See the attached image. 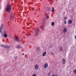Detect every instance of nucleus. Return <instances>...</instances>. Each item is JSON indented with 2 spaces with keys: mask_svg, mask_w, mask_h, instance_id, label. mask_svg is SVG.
I'll return each mask as SVG.
<instances>
[{
  "mask_svg": "<svg viewBox=\"0 0 76 76\" xmlns=\"http://www.w3.org/2000/svg\"><path fill=\"white\" fill-rule=\"evenodd\" d=\"M12 7V6L10 5H7L6 8V10L7 12H10L11 11V8Z\"/></svg>",
  "mask_w": 76,
  "mask_h": 76,
  "instance_id": "f257e3e1",
  "label": "nucleus"
},
{
  "mask_svg": "<svg viewBox=\"0 0 76 76\" xmlns=\"http://www.w3.org/2000/svg\"><path fill=\"white\" fill-rule=\"evenodd\" d=\"M39 28H36V29L35 31V37H38L39 35Z\"/></svg>",
  "mask_w": 76,
  "mask_h": 76,
  "instance_id": "f03ea898",
  "label": "nucleus"
},
{
  "mask_svg": "<svg viewBox=\"0 0 76 76\" xmlns=\"http://www.w3.org/2000/svg\"><path fill=\"white\" fill-rule=\"evenodd\" d=\"M2 35H4L5 38H7V32L5 30H4L2 32Z\"/></svg>",
  "mask_w": 76,
  "mask_h": 76,
  "instance_id": "7ed1b4c3",
  "label": "nucleus"
},
{
  "mask_svg": "<svg viewBox=\"0 0 76 76\" xmlns=\"http://www.w3.org/2000/svg\"><path fill=\"white\" fill-rule=\"evenodd\" d=\"M14 39L15 41H17V42H20V40H19V39H20V38H19V37L15 36Z\"/></svg>",
  "mask_w": 76,
  "mask_h": 76,
  "instance_id": "20e7f679",
  "label": "nucleus"
},
{
  "mask_svg": "<svg viewBox=\"0 0 76 76\" xmlns=\"http://www.w3.org/2000/svg\"><path fill=\"white\" fill-rule=\"evenodd\" d=\"M48 67V66L47 64H45L44 65V67L45 69H47Z\"/></svg>",
  "mask_w": 76,
  "mask_h": 76,
  "instance_id": "39448f33",
  "label": "nucleus"
},
{
  "mask_svg": "<svg viewBox=\"0 0 76 76\" xmlns=\"http://www.w3.org/2000/svg\"><path fill=\"white\" fill-rule=\"evenodd\" d=\"M39 67H38V65H35V69L36 70H38V69Z\"/></svg>",
  "mask_w": 76,
  "mask_h": 76,
  "instance_id": "423d86ee",
  "label": "nucleus"
},
{
  "mask_svg": "<svg viewBox=\"0 0 76 76\" xmlns=\"http://www.w3.org/2000/svg\"><path fill=\"white\" fill-rule=\"evenodd\" d=\"M73 22V21H72L71 20H69L68 21V23L69 24H72V22Z\"/></svg>",
  "mask_w": 76,
  "mask_h": 76,
  "instance_id": "0eeeda50",
  "label": "nucleus"
},
{
  "mask_svg": "<svg viewBox=\"0 0 76 76\" xmlns=\"http://www.w3.org/2000/svg\"><path fill=\"white\" fill-rule=\"evenodd\" d=\"M62 63V64H65V63H66V60L64 59H63Z\"/></svg>",
  "mask_w": 76,
  "mask_h": 76,
  "instance_id": "6e6552de",
  "label": "nucleus"
},
{
  "mask_svg": "<svg viewBox=\"0 0 76 76\" xmlns=\"http://www.w3.org/2000/svg\"><path fill=\"white\" fill-rule=\"evenodd\" d=\"M3 24H1V26L0 27V29H3Z\"/></svg>",
  "mask_w": 76,
  "mask_h": 76,
  "instance_id": "1a4fd4ad",
  "label": "nucleus"
},
{
  "mask_svg": "<svg viewBox=\"0 0 76 76\" xmlns=\"http://www.w3.org/2000/svg\"><path fill=\"white\" fill-rule=\"evenodd\" d=\"M16 48H22V47L19 46V45H17L16 47Z\"/></svg>",
  "mask_w": 76,
  "mask_h": 76,
  "instance_id": "9d476101",
  "label": "nucleus"
},
{
  "mask_svg": "<svg viewBox=\"0 0 76 76\" xmlns=\"http://www.w3.org/2000/svg\"><path fill=\"white\" fill-rule=\"evenodd\" d=\"M64 33H66V32H67V28H64Z\"/></svg>",
  "mask_w": 76,
  "mask_h": 76,
  "instance_id": "9b49d317",
  "label": "nucleus"
},
{
  "mask_svg": "<svg viewBox=\"0 0 76 76\" xmlns=\"http://www.w3.org/2000/svg\"><path fill=\"white\" fill-rule=\"evenodd\" d=\"M50 10H51V9H50V8L47 7L46 8V11H50Z\"/></svg>",
  "mask_w": 76,
  "mask_h": 76,
  "instance_id": "f8f14e48",
  "label": "nucleus"
},
{
  "mask_svg": "<svg viewBox=\"0 0 76 76\" xmlns=\"http://www.w3.org/2000/svg\"><path fill=\"white\" fill-rule=\"evenodd\" d=\"M10 48V46H5V48H7V49H8V48Z\"/></svg>",
  "mask_w": 76,
  "mask_h": 76,
  "instance_id": "ddd939ff",
  "label": "nucleus"
},
{
  "mask_svg": "<svg viewBox=\"0 0 76 76\" xmlns=\"http://www.w3.org/2000/svg\"><path fill=\"white\" fill-rule=\"evenodd\" d=\"M49 18V17L48 15H47V16H45V19L46 20L48 19Z\"/></svg>",
  "mask_w": 76,
  "mask_h": 76,
  "instance_id": "4468645a",
  "label": "nucleus"
},
{
  "mask_svg": "<svg viewBox=\"0 0 76 76\" xmlns=\"http://www.w3.org/2000/svg\"><path fill=\"white\" fill-rule=\"evenodd\" d=\"M10 17H14V14H13V13H11Z\"/></svg>",
  "mask_w": 76,
  "mask_h": 76,
  "instance_id": "2eb2a0df",
  "label": "nucleus"
},
{
  "mask_svg": "<svg viewBox=\"0 0 76 76\" xmlns=\"http://www.w3.org/2000/svg\"><path fill=\"white\" fill-rule=\"evenodd\" d=\"M55 24L54 22H52L51 23V25H52V26H54Z\"/></svg>",
  "mask_w": 76,
  "mask_h": 76,
  "instance_id": "dca6fc26",
  "label": "nucleus"
},
{
  "mask_svg": "<svg viewBox=\"0 0 76 76\" xmlns=\"http://www.w3.org/2000/svg\"><path fill=\"white\" fill-rule=\"evenodd\" d=\"M46 53H47L46 52H44L43 54V56H45L46 54Z\"/></svg>",
  "mask_w": 76,
  "mask_h": 76,
  "instance_id": "f3484780",
  "label": "nucleus"
},
{
  "mask_svg": "<svg viewBox=\"0 0 76 76\" xmlns=\"http://www.w3.org/2000/svg\"><path fill=\"white\" fill-rule=\"evenodd\" d=\"M42 27L41 28V29L42 31H43L44 30V25H42Z\"/></svg>",
  "mask_w": 76,
  "mask_h": 76,
  "instance_id": "a211bd4d",
  "label": "nucleus"
},
{
  "mask_svg": "<svg viewBox=\"0 0 76 76\" xmlns=\"http://www.w3.org/2000/svg\"><path fill=\"white\" fill-rule=\"evenodd\" d=\"M1 46L2 47H4V48H6V45H1Z\"/></svg>",
  "mask_w": 76,
  "mask_h": 76,
  "instance_id": "6ab92c4d",
  "label": "nucleus"
},
{
  "mask_svg": "<svg viewBox=\"0 0 76 76\" xmlns=\"http://www.w3.org/2000/svg\"><path fill=\"white\" fill-rule=\"evenodd\" d=\"M60 51H62V50H63V48L61 47L60 48Z\"/></svg>",
  "mask_w": 76,
  "mask_h": 76,
  "instance_id": "aec40b11",
  "label": "nucleus"
},
{
  "mask_svg": "<svg viewBox=\"0 0 76 76\" xmlns=\"http://www.w3.org/2000/svg\"><path fill=\"white\" fill-rule=\"evenodd\" d=\"M47 75L48 76H50L51 75V73H50V72H48L47 74Z\"/></svg>",
  "mask_w": 76,
  "mask_h": 76,
  "instance_id": "412c9836",
  "label": "nucleus"
},
{
  "mask_svg": "<svg viewBox=\"0 0 76 76\" xmlns=\"http://www.w3.org/2000/svg\"><path fill=\"white\" fill-rule=\"evenodd\" d=\"M36 50L37 51H39V47L37 48H36Z\"/></svg>",
  "mask_w": 76,
  "mask_h": 76,
  "instance_id": "4be33fe9",
  "label": "nucleus"
},
{
  "mask_svg": "<svg viewBox=\"0 0 76 76\" xmlns=\"http://www.w3.org/2000/svg\"><path fill=\"white\" fill-rule=\"evenodd\" d=\"M10 19H12V20H13V19H14V17H10Z\"/></svg>",
  "mask_w": 76,
  "mask_h": 76,
  "instance_id": "5701e85b",
  "label": "nucleus"
},
{
  "mask_svg": "<svg viewBox=\"0 0 76 76\" xmlns=\"http://www.w3.org/2000/svg\"><path fill=\"white\" fill-rule=\"evenodd\" d=\"M74 73L75 74H76V69H75V70L74 71Z\"/></svg>",
  "mask_w": 76,
  "mask_h": 76,
  "instance_id": "b1692460",
  "label": "nucleus"
},
{
  "mask_svg": "<svg viewBox=\"0 0 76 76\" xmlns=\"http://www.w3.org/2000/svg\"><path fill=\"white\" fill-rule=\"evenodd\" d=\"M2 30V29H0V32L1 34L2 33V31H1V30Z\"/></svg>",
  "mask_w": 76,
  "mask_h": 76,
  "instance_id": "393cba45",
  "label": "nucleus"
},
{
  "mask_svg": "<svg viewBox=\"0 0 76 76\" xmlns=\"http://www.w3.org/2000/svg\"><path fill=\"white\" fill-rule=\"evenodd\" d=\"M64 19L65 20H67V18L66 17H64Z\"/></svg>",
  "mask_w": 76,
  "mask_h": 76,
  "instance_id": "a878e982",
  "label": "nucleus"
},
{
  "mask_svg": "<svg viewBox=\"0 0 76 76\" xmlns=\"http://www.w3.org/2000/svg\"><path fill=\"white\" fill-rule=\"evenodd\" d=\"M67 23V22H66V21L65 20L64 22V24H66V23Z\"/></svg>",
  "mask_w": 76,
  "mask_h": 76,
  "instance_id": "bb28decb",
  "label": "nucleus"
},
{
  "mask_svg": "<svg viewBox=\"0 0 76 76\" xmlns=\"http://www.w3.org/2000/svg\"><path fill=\"white\" fill-rule=\"evenodd\" d=\"M32 76H37V75L36 74L33 75Z\"/></svg>",
  "mask_w": 76,
  "mask_h": 76,
  "instance_id": "cd10ccee",
  "label": "nucleus"
},
{
  "mask_svg": "<svg viewBox=\"0 0 76 76\" xmlns=\"http://www.w3.org/2000/svg\"><path fill=\"white\" fill-rule=\"evenodd\" d=\"M54 76H58V75H56H56H55H55H54Z\"/></svg>",
  "mask_w": 76,
  "mask_h": 76,
  "instance_id": "c85d7f7f",
  "label": "nucleus"
},
{
  "mask_svg": "<svg viewBox=\"0 0 76 76\" xmlns=\"http://www.w3.org/2000/svg\"><path fill=\"white\" fill-rule=\"evenodd\" d=\"M54 10H51V11L52 12H54Z\"/></svg>",
  "mask_w": 76,
  "mask_h": 76,
  "instance_id": "c756f323",
  "label": "nucleus"
},
{
  "mask_svg": "<svg viewBox=\"0 0 76 76\" xmlns=\"http://www.w3.org/2000/svg\"><path fill=\"white\" fill-rule=\"evenodd\" d=\"M52 9L53 10H54V7H52Z\"/></svg>",
  "mask_w": 76,
  "mask_h": 76,
  "instance_id": "7c9ffc66",
  "label": "nucleus"
},
{
  "mask_svg": "<svg viewBox=\"0 0 76 76\" xmlns=\"http://www.w3.org/2000/svg\"><path fill=\"white\" fill-rule=\"evenodd\" d=\"M49 13H50V12H48V15H49Z\"/></svg>",
  "mask_w": 76,
  "mask_h": 76,
  "instance_id": "2f4dec72",
  "label": "nucleus"
},
{
  "mask_svg": "<svg viewBox=\"0 0 76 76\" xmlns=\"http://www.w3.org/2000/svg\"><path fill=\"white\" fill-rule=\"evenodd\" d=\"M26 35H27V36H29V34H27Z\"/></svg>",
  "mask_w": 76,
  "mask_h": 76,
  "instance_id": "473e14b6",
  "label": "nucleus"
},
{
  "mask_svg": "<svg viewBox=\"0 0 76 76\" xmlns=\"http://www.w3.org/2000/svg\"><path fill=\"white\" fill-rule=\"evenodd\" d=\"M51 54L52 55H53V53H51Z\"/></svg>",
  "mask_w": 76,
  "mask_h": 76,
  "instance_id": "72a5a7b5",
  "label": "nucleus"
},
{
  "mask_svg": "<svg viewBox=\"0 0 76 76\" xmlns=\"http://www.w3.org/2000/svg\"><path fill=\"white\" fill-rule=\"evenodd\" d=\"M52 76H55L53 74Z\"/></svg>",
  "mask_w": 76,
  "mask_h": 76,
  "instance_id": "f704fd0d",
  "label": "nucleus"
},
{
  "mask_svg": "<svg viewBox=\"0 0 76 76\" xmlns=\"http://www.w3.org/2000/svg\"><path fill=\"white\" fill-rule=\"evenodd\" d=\"M17 57H16L15 58V59H17Z\"/></svg>",
  "mask_w": 76,
  "mask_h": 76,
  "instance_id": "c9c22d12",
  "label": "nucleus"
},
{
  "mask_svg": "<svg viewBox=\"0 0 76 76\" xmlns=\"http://www.w3.org/2000/svg\"><path fill=\"white\" fill-rule=\"evenodd\" d=\"M22 55H24V53H22Z\"/></svg>",
  "mask_w": 76,
  "mask_h": 76,
  "instance_id": "e433bc0d",
  "label": "nucleus"
},
{
  "mask_svg": "<svg viewBox=\"0 0 76 76\" xmlns=\"http://www.w3.org/2000/svg\"><path fill=\"white\" fill-rule=\"evenodd\" d=\"M50 4H51V2H50Z\"/></svg>",
  "mask_w": 76,
  "mask_h": 76,
  "instance_id": "4c0bfd02",
  "label": "nucleus"
},
{
  "mask_svg": "<svg viewBox=\"0 0 76 76\" xmlns=\"http://www.w3.org/2000/svg\"><path fill=\"white\" fill-rule=\"evenodd\" d=\"M29 34H31V33H29Z\"/></svg>",
  "mask_w": 76,
  "mask_h": 76,
  "instance_id": "58836bf2",
  "label": "nucleus"
},
{
  "mask_svg": "<svg viewBox=\"0 0 76 76\" xmlns=\"http://www.w3.org/2000/svg\"><path fill=\"white\" fill-rule=\"evenodd\" d=\"M4 41L3 40V42H4Z\"/></svg>",
  "mask_w": 76,
  "mask_h": 76,
  "instance_id": "ea45409f",
  "label": "nucleus"
},
{
  "mask_svg": "<svg viewBox=\"0 0 76 76\" xmlns=\"http://www.w3.org/2000/svg\"><path fill=\"white\" fill-rule=\"evenodd\" d=\"M36 23H37V21L36 22Z\"/></svg>",
  "mask_w": 76,
  "mask_h": 76,
  "instance_id": "a19ab883",
  "label": "nucleus"
},
{
  "mask_svg": "<svg viewBox=\"0 0 76 76\" xmlns=\"http://www.w3.org/2000/svg\"><path fill=\"white\" fill-rule=\"evenodd\" d=\"M37 17H38V16H37Z\"/></svg>",
  "mask_w": 76,
  "mask_h": 76,
  "instance_id": "79ce46f5",
  "label": "nucleus"
},
{
  "mask_svg": "<svg viewBox=\"0 0 76 76\" xmlns=\"http://www.w3.org/2000/svg\"><path fill=\"white\" fill-rule=\"evenodd\" d=\"M35 22V21H34Z\"/></svg>",
  "mask_w": 76,
  "mask_h": 76,
  "instance_id": "37998d69",
  "label": "nucleus"
}]
</instances>
